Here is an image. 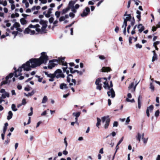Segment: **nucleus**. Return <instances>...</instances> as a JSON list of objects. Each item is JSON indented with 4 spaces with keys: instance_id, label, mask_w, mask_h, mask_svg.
<instances>
[{
    "instance_id": "2f4dec72",
    "label": "nucleus",
    "mask_w": 160,
    "mask_h": 160,
    "mask_svg": "<svg viewBox=\"0 0 160 160\" xmlns=\"http://www.w3.org/2000/svg\"><path fill=\"white\" fill-rule=\"evenodd\" d=\"M11 108L12 110L14 111H16L18 110L16 108L15 105L14 104H12Z\"/></svg>"
},
{
    "instance_id": "774afa93",
    "label": "nucleus",
    "mask_w": 160,
    "mask_h": 160,
    "mask_svg": "<svg viewBox=\"0 0 160 160\" xmlns=\"http://www.w3.org/2000/svg\"><path fill=\"white\" fill-rule=\"evenodd\" d=\"M6 92L5 91V90L4 89H2L0 91V92L2 93H4Z\"/></svg>"
},
{
    "instance_id": "f257e3e1",
    "label": "nucleus",
    "mask_w": 160,
    "mask_h": 160,
    "mask_svg": "<svg viewBox=\"0 0 160 160\" xmlns=\"http://www.w3.org/2000/svg\"><path fill=\"white\" fill-rule=\"evenodd\" d=\"M41 54V56L39 58H32L27 61L25 63L22 64L18 70L19 74L17 75V74H15V76L17 77L18 75H20V72L22 68H23L24 71H29L32 68L39 66L43 63L46 64L48 60V57L44 52H42Z\"/></svg>"
},
{
    "instance_id": "c9c22d12",
    "label": "nucleus",
    "mask_w": 160,
    "mask_h": 160,
    "mask_svg": "<svg viewBox=\"0 0 160 160\" xmlns=\"http://www.w3.org/2000/svg\"><path fill=\"white\" fill-rule=\"evenodd\" d=\"M116 135V133L115 132H113L112 133H110L109 135L107 136L106 138H108L110 135H112L113 137H114Z\"/></svg>"
},
{
    "instance_id": "f8f14e48",
    "label": "nucleus",
    "mask_w": 160,
    "mask_h": 160,
    "mask_svg": "<svg viewBox=\"0 0 160 160\" xmlns=\"http://www.w3.org/2000/svg\"><path fill=\"white\" fill-rule=\"evenodd\" d=\"M19 68H20V67H19ZM19 68H18V69L17 70V69H16V68H15V67H14V70H15V71H14V74H15V75H14V76H15V77H16V78H17V77H18V76H21L19 77V78H18V79H19V80H22L24 78V76H21V75H22V73H21V72H20V74H20V75H18V76L17 77L15 76V74H17V75H18L19 74V72H18V70ZM22 69H23V68H22V71H21V72H22Z\"/></svg>"
},
{
    "instance_id": "a18cd8bd",
    "label": "nucleus",
    "mask_w": 160,
    "mask_h": 160,
    "mask_svg": "<svg viewBox=\"0 0 160 160\" xmlns=\"http://www.w3.org/2000/svg\"><path fill=\"white\" fill-rule=\"evenodd\" d=\"M69 16L72 18H73L74 17L75 15L73 13L71 12L69 14Z\"/></svg>"
},
{
    "instance_id": "423d86ee",
    "label": "nucleus",
    "mask_w": 160,
    "mask_h": 160,
    "mask_svg": "<svg viewBox=\"0 0 160 160\" xmlns=\"http://www.w3.org/2000/svg\"><path fill=\"white\" fill-rule=\"evenodd\" d=\"M127 12H125V13L124 15V16H126V18H123V19H124V24H125V26H127V22L128 21H131V20L132 19V17L131 15L130 14H127Z\"/></svg>"
},
{
    "instance_id": "c756f323",
    "label": "nucleus",
    "mask_w": 160,
    "mask_h": 160,
    "mask_svg": "<svg viewBox=\"0 0 160 160\" xmlns=\"http://www.w3.org/2000/svg\"><path fill=\"white\" fill-rule=\"evenodd\" d=\"M97 122L96 123V126L97 127H98L100 124L101 122V119L98 118H97Z\"/></svg>"
},
{
    "instance_id": "f03ea898",
    "label": "nucleus",
    "mask_w": 160,
    "mask_h": 160,
    "mask_svg": "<svg viewBox=\"0 0 160 160\" xmlns=\"http://www.w3.org/2000/svg\"><path fill=\"white\" fill-rule=\"evenodd\" d=\"M104 84V87L106 89H108L109 91L107 92V94L108 96L110 97L111 96V97L114 98L115 97V93L113 89L112 88L110 89V87L108 85V82L106 81L104 82H102Z\"/></svg>"
},
{
    "instance_id": "6ab92c4d",
    "label": "nucleus",
    "mask_w": 160,
    "mask_h": 160,
    "mask_svg": "<svg viewBox=\"0 0 160 160\" xmlns=\"http://www.w3.org/2000/svg\"><path fill=\"white\" fill-rule=\"evenodd\" d=\"M68 88L67 84L64 83H62L60 85V88L61 89H67Z\"/></svg>"
},
{
    "instance_id": "b1692460",
    "label": "nucleus",
    "mask_w": 160,
    "mask_h": 160,
    "mask_svg": "<svg viewBox=\"0 0 160 160\" xmlns=\"http://www.w3.org/2000/svg\"><path fill=\"white\" fill-rule=\"evenodd\" d=\"M13 114L11 111H9L8 112V115L7 117V119L8 120H9L11 119L12 116Z\"/></svg>"
},
{
    "instance_id": "f704fd0d",
    "label": "nucleus",
    "mask_w": 160,
    "mask_h": 160,
    "mask_svg": "<svg viewBox=\"0 0 160 160\" xmlns=\"http://www.w3.org/2000/svg\"><path fill=\"white\" fill-rule=\"evenodd\" d=\"M55 15L57 18H58L60 15V12L59 11H56L55 12Z\"/></svg>"
},
{
    "instance_id": "4468645a",
    "label": "nucleus",
    "mask_w": 160,
    "mask_h": 160,
    "mask_svg": "<svg viewBox=\"0 0 160 160\" xmlns=\"http://www.w3.org/2000/svg\"><path fill=\"white\" fill-rule=\"evenodd\" d=\"M47 27V25L46 23H44L41 28V34H44L47 32L46 28Z\"/></svg>"
},
{
    "instance_id": "393cba45",
    "label": "nucleus",
    "mask_w": 160,
    "mask_h": 160,
    "mask_svg": "<svg viewBox=\"0 0 160 160\" xmlns=\"http://www.w3.org/2000/svg\"><path fill=\"white\" fill-rule=\"evenodd\" d=\"M141 136V134L140 133L138 132L137 134V135L136 136L137 140L139 142L141 141V138H142Z\"/></svg>"
},
{
    "instance_id": "69168bd1",
    "label": "nucleus",
    "mask_w": 160,
    "mask_h": 160,
    "mask_svg": "<svg viewBox=\"0 0 160 160\" xmlns=\"http://www.w3.org/2000/svg\"><path fill=\"white\" fill-rule=\"evenodd\" d=\"M133 38L131 37H130L129 38V42L130 44H131L132 43V40Z\"/></svg>"
},
{
    "instance_id": "0eeeda50",
    "label": "nucleus",
    "mask_w": 160,
    "mask_h": 160,
    "mask_svg": "<svg viewBox=\"0 0 160 160\" xmlns=\"http://www.w3.org/2000/svg\"><path fill=\"white\" fill-rule=\"evenodd\" d=\"M54 73L56 78H64L65 77L64 74L62 72V71L60 69H57L54 72Z\"/></svg>"
},
{
    "instance_id": "a878e982",
    "label": "nucleus",
    "mask_w": 160,
    "mask_h": 160,
    "mask_svg": "<svg viewBox=\"0 0 160 160\" xmlns=\"http://www.w3.org/2000/svg\"><path fill=\"white\" fill-rule=\"evenodd\" d=\"M20 22L21 24L22 25H25L27 23V21L26 20L23 18H22L20 20Z\"/></svg>"
},
{
    "instance_id": "c85d7f7f",
    "label": "nucleus",
    "mask_w": 160,
    "mask_h": 160,
    "mask_svg": "<svg viewBox=\"0 0 160 160\" xmlns=\"http://www.w3.org/2000/svg\"><path fill=\"white\" fill-rule=\"evenodd\" d=\"M13 76V73H10L5 78L6 79L8 80L9 78H11Z\"/></svg>"
},
{
    "instance_id": "3c124183",
    "label": "nucleus",
    "mask_w": 160,
    "mask_h": 160,
    "mask_svg": "<svg viewBox=\"0 0 160 160\" xmlns=\"http://www.w3.org/2000/svg\"><path fill=\"white\" fill-rule=\"evenodd\" d=\"M123 137H122L121 139L118 142V145H119L123 140Z\"/></svg>"
},
{
    "instance_id": "ea45409f",
    "label": "nucleus",
    "mask_w": 160,
    "mask_h": 160,
    "mask_svg": "<svg viewBox=\"0 0 160 160\" xmlns=\"http://www.w3.org/2000/svg\"><path fill=\"white\" fill-rule=\"evenodd\" d=\"M15 28H18L20 27V24L16 22L13 25Z\"/></svg>"
},
{
    "instance_id": "338daca9",
    "label": "nucleus",
    "mask_w": 160,
    "mask_h": 160,
    "mask_svg": "<svg viewBox=\"0 0 160 160\" xmlns=\"http://www.w3.org/2000/svg\"><path fill=\"white\" fill-rule=\"evenodd\" d=\"M127 98L128 99L130 98H132V95L130 93H128L127 95Z\"/></svg>"
},
{
    "instance_id": "13d9d810",
    "label": "nucleus",
    "mask_w": 160,
    "mask_h": 160,
    "mask_svg": "<svg viewBox=\"0 0 160 160\" xmlns=\"http://www.w3.org/2000/svg\"><path fill=\"white\" fill-rule=\"evenodd\" d=\"M119 27L118 26H116L115 29V31L116 32L118 33L119 31Z\"/></svg>"
},
{
    "instance_id": "49530a36",
    "label": "nucleus",
    "mask_w": 160,
    "mask_h": 160,
    "mask_svg": "<svg viewBox=\"0 0 160 160\" xmlns=\"http://www.w3.org/2000/svg\"><path fill=\"white\" fill-rule=\"evenodd\" d=\"M136 47L137 48H142V45L138 43L136 45Z\"/></svg>"
},
{
    "instance_id": "7ed1b4c3",
    "label": "nucleus",
    "mask_w": 160,
    "mask_h": 160,
    "mask_svg": "<svg viewBox=\"0 0 160 160\" xmlns=\"http://www.w3.org/2000/svg\"><path fill=\"white\" fill-rule=\"evenodd\" d=\"M65 58L64 57L58 58L59 61H60L59 64L65 67L62 68L63 69V72H66L67 74L68 75L69 73V71L68 70H66L68 68V63L66 62H64Z\"/></svg>"
},
{
    "instance_id": "5fc2aeb1",
    "label": "nucleus",
    "mask_w": 160,
    "mask_h": 160,
    "mask_svg": "<svg viewBox=\"0 0 160 160\" xmlns=\"http://www.w3.org/2000/svg\"><path fill=\"white\" fill-rule=\"evenodd\" d=\"M47 114V111L45 110L43 111L41 114L42 116H45Z\"/></svg>"
},
{
    "instance_id": "473e14b6",
    "label": "nucleus",
    "mask_w": 160,
    "mask_h": 160,
    "mask_svg": "<svg viewBox=\"0 0 160 160\" xmlns=\"http://www.w3.org/2000/svg\"><path fill=\"white\" fill-rule=\"evenodd\" d=\"M9 82H8V80L6 79L5 80L2 81L1 83V85H2L4 84H7Z\"/></svg>"
},
{
    "instance_id": "603ef678",
    "label": "nucleus",
    "mask_w": 160,
    "mask_h": 160,
    "mask_svg": "<svg viewBox=\"0 0 160 160\" xmlns=\"http://www.w3.org/2000/svg\"><path fill=\"white\" fill-rule=\"evenodd\" d=\"M26 103V100L25 99H23L22 100V105H25Z\"/></svg>"
},
{
    "instance_id": "9b49d317",
    "label": "nucleus",
    "mask_w": 160,
    "mask_h": 160,
    "mask_svg": "<svg viewBox=\"0 0 160 160\" xmlns=\"http://www.w3.org/2000/svg\"><path fill=\"white\" fill-rule=\"evenodd\" d=\"M35 32L34 30H31L30 28L28 27L26 28L24 31V33L25 34H30L31 35L35 34Z\"/></svg>"
},
{
    "instance_id": "ddd939ff",
    "label": "nucleus",
    "mask_w": 160,
    "mask_h": 160,
    "mask_svg": "<svg viewBox=\"0 0 160 160\" xmlns=\"http://www.w3.org/2000/svg\"><path fill=\"white\" fill-rule=\"evenodd\" d=\"M153 109V106L152 105H151L149 107L147 108L146 110V114L147 115L148 117H149L150 114L149 112H151L152 111Z\"/></svg>"
},
{
    "instance_id": "412c9836",
    "label": "nucleus",
    "mask_w": 160,
    "mask_h": 160,
    "mask_svg": "<svg viewBox=\"0 0 160 160\" xmlns=\"http://www.w3.org/2000/svg\"><path fill=\"white\" fill-rule=\"evenodd\" d=\"M136 13L137 14L136 17L138 19V21L141 20V12L138 10H137Z\"/></svg>"
},
{
    "instance_id": "f3484780",
    "label": "nucleus",
    "mask_w": 160,
    "mask_h": 160,
    "mask_svg": "<svg viewBox=\"0 0 160 160\" xmlns=\"http://www.w3.org/2000/svg\"><path fill=\"white\" fill-rule=\"evenodd\" d=\"M102 72H108L110 71L111 70L110 67H103L101 69Z\"/></svg>"
},
{
    "instance_id": "8fccbe9b",
    "label": "nucleus",
    "mask_w": 160,
    "mask_h": 160,
    "mask_svg": "<svg viewBox=\"0 0 160 160\" xmlns=\"http://www.w3.org/2000/svg\"><path fill=\"white\" fill-rule=\"evenodd\" d=\"M53 20H54L53 18L52 17H51V18H50L49 19V21L50 23H51L53 22Z\"/></svg>"
},
{
    "instance_id": "5701e85b",
    "label": "nucleus",
    "mask_w": 160,
    "mask_h": 160,
    "mask_svg": "<svg viewBox=\"0 0 160 160\" xmlns=\"http://www.w3.org/2000/svg\"><path fill=\"white\" fill-rule=\"evenodd\" d=\"M140 82V80H139L138 82L137 81L135 82V84L133 87V89L132 90H131V92H134L135 91L136 88L137 86V85L138 84L139 82Z\"/></svg>"
},
{
    "instance_id": "72a5a7b5",
    "label": "nucleus",
    "mask_w": 160,
    "mask_h": 160,
    "mask_svg": "<svg viewBox=\"0 0 160 160\" xmlns=\"http://www.w3.org/2000/svg\"><path fill=\"white\" fill-rule=\"evenodd\" d=\"M150 88L151 89V91L152 92H153L154 90V86L152 85V83H150Z\"/></svg>"
},
{
    "instance_id": "e2e57ef3",
    "label": "nucleus",
    "mask_w": 160,
    "mask_h": 160,
    "mask_svg": "<svg viewBox=\"0 0 160 160\" xmlns=\"http://www.w3.org/2000/svg\"><path fill=\"white\" fill-rule=\"evenodd\" d=\"M15 8V5L14 4L11 5V8L12 10H14Z\"/></svg>"
},
{
    "instance_id": "052dcab7",
    "label": "nucleus",
    "mask_w": 160,
    "mask_h": 160,
    "mask_svg": "<svg viewBox=\"0 0 160 160\" xmlns=\"http://www.w3.org/2000/svg\"><path fill=\"white\" fill-rule=\"evenodd\" d=\"M69 69L70 70V72L71 73H73V68H69Z\"/></svg>"
},
{
    "instance_id": "c03bdc74",
    "label": "nucleus",
    "mask_w": 160,
    "mask_h": 160,
    "mask_svg": "<svg viewBox=\"0 0 160 160\" xmlns=\"http://www.w3.org/2000/svg\"><path fill=\"white\" fill-rule=\"evenodd\" d=\"M99 58L101 60H104L105 59V57L103 55H99L98 56Z\"/></svg>"
},
{
    "instance_id": "39448f33",
    "label": "nucleus",
    "mask_w": 160,
    "mask_h": 160,
    "mask_svg": "<svg viewBox=\"0 0 160 160\" xmlns=\"http://www.w3.org/2000/svg\"><path fill=\"white\" fill-rule=\"evenodd\" d=\"M60 61H59L58 58L57 60H50L49 62L50 64L48 65V68L52 69L53 68L55 67V65L57 63L59 64Z\"/></svg>"
},
{
    "instance_id": "4c0bfd02",
    "label": "nucleus",
    "mask_w": 160,
    "mask_h": 160,
    "mask_svg": "<svg viewBox=\"0 0 160 160\" xmlns=\"http://www.w3.org/2000/svg\"><path fill=\"white\" fill-rule=\"evenodd\" d=\"M160 113V112L159 110L156 111L155 113V117H158L159 116V114Z\"/></svg>"
},
{
    "instance_id": "bb28decb",
    "label": "nucleus",
    "mask_w": 160,
    "mask_h": 160,
    "mask_svg": "<svg viewBox=\"0 0 160 160\" xmlns=\"http://www.w3.org/2000/svg\"><path fill=\"white\" fill-rule=\"evenodd\" d=\"M134 82H132L129 85V87H128V90H131H131H132V89H133V87H134Z\"/></svg>"
},
{
    "instance_id": "4d7b16f0",
    "label": "nucleus",
    "mask_w": 160,
    "mask_h": 160,
    "mask_svg": "<svg viewBox=\"0 0 160 160\" xmlns=\"http://www.w3.org/2000/svg\"><path fill=\"white\" fill-rule=\"evenodd\" d=\"M127 26H125V27L124 28V30L123 31V32L125 35H126V28Z\"/></svg>"
},
{
    "instance_id": "0e129e2a",
    "label": "nucleus",
    "mask_w": 160,
    "mask_h": 160,
    "mask_svg": "<svg viewBox=\"0 0 160 160\" xmlns=\"http://www.w3.org/2000/svg\"><path fill=\"white\" fill-rule=\"evenodd\" d=\"M11 93L12 95H16V93L14 90H12L11 91Z\"/></svg>"
},
{
    "instance_id": "dca6fc26",
    "label": "nucleus",
    "mask_w": 160,
    "mask_h": 160,
    "mask_svg": "<svg viewBox=\"0 0 160 160\" xmlns=\"http://www.w3.org/2000/svg\"><path fill=\"white\" fill-rule=\"evenodd\" d=\"M142 99V97L141 95H139L138 98V108L140 109L141 106V100Z\"/></svg>"
},
{
    "instance_id": "4be33fe9",
    "label": "nucleus",
    "mask_w": 160,
    "mask_h": 160,
    "mask_svg": "<svg viewBox=\"0 0 160 160\" xmlns=\"http://www.w3.org/2000/svg\"><path fill=\"white\" fill-rule=\"evenodd\" d=\"M70 9V8L68 7L66 8L63 9L62 12V14H64L67 12Z\"/></svg>"
},
{
    "instance_id": "20e7f679",
    "label": "nucleus",
    "mask_w": 160,
    "mask_h": 160,
    "mask_svg": "<svg viewBox=\"0 0 160 160\" xmlns=\"http://www.w3.org/2000/svg\"><path fill=\"white\" fill-rule=\"evenodd\" d=\"M109 116H104L102 118V123H104L105 122L104 128L105 129H107L108 127L110 122V119L109 118Z\"/></svg>"
},
{
    "instance_id": "6e6552de",
    "label": "nucleus",
    "mask_w": 160,
    "mask_h": 160,
    "mask_svg": "<svg viewBox=\"0 0 160 160\" xmlns=\"http://www.w3.org/2000/svg\"><path fill=\"white\" fill-rule=\"evenodd\" d=\"M101 78H98L96 79L95 82V84L97 85L96 89L99 90H101L102 88V86L103 83L101 80Z\"/></svg>"
},
{
    "instance_id": "680f3d73",
    "label": "nucleus",
    "mask_w": 160,
    "mask_h": 160,
    "mask_svg": "<svg viewBox=\"0 0 160 160\" xmlns=\"http://www.w3.org/2000/svg\"><path fill=\"white\" fill-rule=\"evenodd\" d=\"M79 7V5L78 4H76L74 6V8L76 9H78Z\"/></svg>"
},
{
    "instance_id": "7c9ffc66",
    "label": "nucleus",
    "mask_w": 160,
    "mask_h": 160,
    "mask_svg": "<svg viewBox=\"0 0 160 160\" xmlns=\"http://www.w3.org/2000/svg\"><path fill=\"white\" fill-rule=\"evenodd\" d=\"M48 100V98L46 96H44L42 100V103H46Z\"/></svg>"
},
{
    "instance_id": "e433bc0d",
    "label": "nucleus",
    "mask_w": 160,
    "mask_h": 160,
    "mask_svg": "<svg viewBox=\"0 0 160 160\" xmlns=\"http://www.w3.org/2000/svg\"><path fill=\"white\" fill-rule=\"evenodd\" d=\"M126 101L128 102H135V100L134 99H132V100H130L128 98H126Z\"/></svg>"
},
{
    "instance_id": "de8ad7c7",
    "label": "nucleus",
    "mask_w": 160,
    "mask_h": 160,
    "mask_svg": "<svg viewBox=\"0 0 160 160\" xmlns=\"http://www.w3.org/2000/svg\"><path fill=\"white\" fill-rule=\"evenodd\" d=\"M118 122H117L115 121L113 124V127H117L118 125Z\"/></svg>"
},
{
    "instance_id": "864d4df0",
    "label": "nucleus",
    "mask_w": 160,
    "mask_h": 160,
    "mask_svg": "<svg viewBox=\"0 0 160 160\" xmlns=\"http://www.w3.org/2000/svg\"><path fill=\"white\" fill-rule=\"evenodd\" d=\"M28 27L30 28H36V27L35 25H33L32 24H30L28 26Z\"/></svg>"
},
{
    "instance_id": "a211bd4d",
    "label": "nucleus",
    "mask_w": 160,
    "mask_h": 160,
    "mask_svg": "<svg viewBox=\"0 0 160 160\" xmlns=\"http://www.w3.org/2000/svg\"><path fill=\"white\" fill-rule=\"evenodd\" d=\"M1 96V98L3 99L5 98L6 97L8 98L9 97V93L8 92H6L2 93Z\"/></svg>"
},
{
    "instance_id": "bf43d9fd",
    "label": "nucleus",
    "mask_w": 160,
    "mask_h": 160,
    "mask_svg": "<svg viewBox=\"0 0 160 160\" xmlns=\"http://www.w3.org/2000/svg\"><path fill=\"white\" fill-rule=\"evenodd\" d=\"M68 153V152L66 150H65L62 152L63 154L65 155H67Z\"/></svg>"
},
{
    "instance_id": "37998d69",
    "label": "nucleus",
    "mask_w": 160,
    "mask_h": 160,
    "mask_svg": "<svg viewBox=\"0 0 160 160\" xmlns=\"http://www.w3.org/2000/svg\"><path fill=\"white\" fill-rule=\"evenodd\" d=\"M70 9H71L72 11V12L73 13H76V9L74 8V7L71 8Z\"/></svg>"
},
{
    "instance_id": "6e6d98bb",
    "label": "nucleus",
    "mask_w": 160,
    "mask_h": 160,
    "mask_svg": "<svg viewBox=\"0 0 160 160\" xmlns=\"http://www.w3.org/2000/svg\"><path fill=\"white\" fill-rule=\"evenodd\" d=\"M130 121V120L129 119V117H128L126 119V122L127 123V124H128Z\"/></svg>"
},
{
    "instance_id": "9d476101",
    "label": "nucleus",
    "mask_w": 160,
    "mask_h": 160,
    "mask_svg": "<svg viewBox=\"0 0 160 160\" xmlns=\"http://www.w3.org/2000/svg\"><path fill=\"white\" fill-rule=\"evenodd\" d=\"M45 74L47 76V77L50 78L49 79L50 82H52L54 80V78L56 77L54 73L53 74H48V72H45Z\"/></svg>"
},
{
    "instance_id": "aec40b11",
    "label": "nucleus",
    "mask_w": 160,
    "mask_h": 160,
    "mask_svg": "<svg viewBox=\"0 0 160 160\" xmlns=\"http://www.w3.org/2000/svg\"><path fill=\"white\" fill-rule=\"evenodd\" d=\"M75 2L73 1H71L69 2L68 6V7L70 8V9L71 8L73 7L74 5V4H75Z\"/></svg>"
},
{
    "instance_id": "cd10ccee",
    "label": "nucleus",
    "mask_w": 160,
    "mask_h": 160,
    "mask_svg": "<svg viewBox=\"0 0 160 160\" xmlns=\"http://www.w3.org/2000/svg\"><path fill=\"white\" fill-rule=\"evenodd\" d=\"M81 113L80 112H78L76 113L73 112L72 113L73 116L76 117V118H78L80 115Z\"/></svg>"
},
{
    "instance_id": "2eb2a0df",
    "label": "nucleus",
    "mask_w": 160,
    "mask_h": 160,
    "mask_svg": "<svg viewBox=\"0 0 160 160\" xmlns=\"http://www.w3.org/2000/svg\"><path fill=\"white\" fill-rule=\"evenodd\" d=\"M137 28L139 29L138 31L140 33L142 32L145 29L144 26H143L142 24H138V26Z\"/></svg>"
},
{
    "instance_id": "58836bf2",
    "label": "nucleus",
    "mask_w": 160,
    "mask_h": 160,
    "mask_svg": "<svg viewBox=\"0 0 160 160\" xmlns=\"http://www.w3.org/2000/svg\"><path fill=\"white\" fill-rule=\"evenodd\" d=\"M65 19V18L64 16H61L60 18L59 21L60 22H62L64 21Z\"/></svg>"
},
{
    "instance_id": "09e8293b",
    "label": "nucleus",
    "mask_w": 160,
    "mask_h": 160,
    "mask_svg": "<svg viewBox=\"0 0 160 160\" xmlns=\"http://www.w3.org/2000/svg\"><path fill=\"white\" fill-rule=\"evenodd\" d=\"M75 21H73L72 23L68 25H67L66 26V28H67L68 27H71L74 23Z\"/></svg>"
},
{
    "instance_id": "a19ab883",
    "label": "nucleus",
    "mask_w": 160,
    "mask_h": 160,
    "mask_svg": "<svg viewBox=\"0 0 160 160\" xmlns=\"http://www.w3.org/2000/svg\"><path fill=\"white\" fill-rule=\"evenodd\" d=\"M142 139L144 143V144H146L147 142L148 138L146 139L145 138H142Z\"/></svg>"
},
{
    "instance_id": "1a4fd4ad",
    "label": "nucleus",
    "mask_w": 160,
    "mask_h": 160,
    "mask_svg": "<svg viewBox=\"0 0 160 160\" xmlns=\"http://www.w3.org/2000/svg\"><path fill=\"white\" fill-rule=\"evenodd\" d=\"M90 9L89 7H87L84 9L82 13L81 14V16L82 17H86L90 13Z\"/></svg>"
},
{
    "instance_id": "79ce46f5",
    "label": "nucleus",
    "mask_w": 160,
    "mask_h": 160,
    "mask_svg": "<svg viewBox=\"0 0 160 160\" xmlns=\"http://www.w3.org/2000/svg\"><path fill=\"white\" fill-rule=\"evenodd\" d=\"M18 33V32L17 31H13L12 32V34L14 35V38H15L16 36L17 35Z\"/></svg>"
}]
</instances>
